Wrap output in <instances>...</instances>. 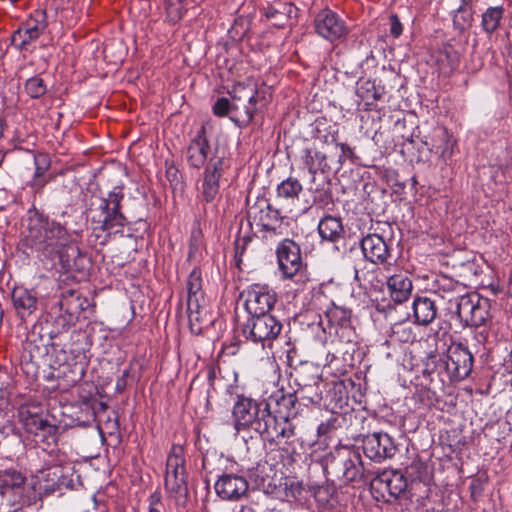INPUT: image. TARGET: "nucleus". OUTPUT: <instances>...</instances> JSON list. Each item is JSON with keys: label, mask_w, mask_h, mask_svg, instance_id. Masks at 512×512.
Returning <instances> with one entry per match:
<instances>
[{"label": "nucleus", "mask_w": 512, "mask_h": 512, "mask_svg": "<svg viewBox=\"0 0 512 512\" xmlns=\"http://www.w3.org/2000/svg\"><path fill=\"white\" fill-rule=\"evenodd\" d=\"M308 190L312 194L313 203L321 209L331 210L334 206L330 176L320 174L311 177Z\"/></svg>", "instance_id": "obj_28"}, {"label": "nucleus", "mask_w": 512, "mask_h": 512, "mask_svg": "<svg viewBox=\"0 0 512 512\" xmlns=\"http://www.w3.org/2000/svg\"><path fill=\"white\" fill-rule=\"evenodd\" d=\"M361 443L364 455L375 463L393 458L398 450L394 439L384 432L363 435Z\"/></svg>", "instance_id": "obj_16"}, {"label": "nucleus", "mask_w": 512, "mask_h": 512, "mask_svg": "<svg viewBox=\"0 0 512 512\" xmlns=\"http://www.w3.org/2000/svg\"><path fill=\"white\" fill-rule=\"evenodd\" d=\"M245 298L244 308L248 317L271 314L277 301L276 292L267 284L254 283L240 294Z\"/></svg>", "instance_id": "obj_13"}, {"label": "nucleus", "mask_w": 512, "mask_h": 512, "mask_svg": "<svg viewBox=\"0 0 512 512\" xmlns=\"http://www.w3.org/2000/svg\"><path fill=\"white\" fill-rule=\"evenodd\" d=\"M386 278L387 277L382 274L379 265H365L361 269L354 268V280L364 289L380 288Z\"/></svg>", "instance_id": "obj_34"}, {"label": "nucleus", "mask_w": 512, "mask_h": 512, "mask_svg": "<svg viewBox=\"0 0 512 512\" xmlns=\"http://www.w3.org/2000/svg\"><path fill=\"white\" fill-rule=\"evenodd\" d=\"M34 163L36 169L32 186L36 189H41L49 181V179L45 177V172L50 167V161L46 154H38L34 157Z\"/></svg>", "instance_id": "obj_46"}, {"label": "nucleus", "mask_w": 512, "mask_h": 512, "mask_svg": "<svg viewBox=\"0 0 512 512\" xmlns=\"http://www.w3.org/2000/svg\"><path fill=\"white\" fill-rule=\"evenodd\" d=\"M356 85V95L365 101L366 105H372L374 102L381 100L386 93L385 87L376 84L375 80L360 79Z\"/></svg>", "instance_id": "obj_36"}, {"label": "nucleus", "mask_w": 512, "mask_h": 512, "mask_svg": "<svg viewBox=\"0 0 512 512\" xmlns=\"http://www.w3.org/2000/svg\"><path fill=\"white\" fill-rule=\"evenodd\" d=\"M47 28V16L43 10H36L11 35V44L19 51H28Z\"/></svg>", "instance_id": "obj_15"}, {"label": "nucleus", "mask_w": 512, "mask_h": 512, "mask_svg": "<svg viewBox=\"0 0 512 512\" xmlns=\"http://www.w3.org/2000/svg\"><path fill=\"white\" fill-rule=\"evenodd\" d=\"M167 19L172 23L179 22L185 13V0H164Z\"/></svg>", "instance_id": "obj_52"}, {"label": "nucleus", "mask_w": 512, "mask_h": 512, "mask_svg": "<svg viewBox=\"0 0 512 512\" xmlns=\"http://www.w3.org/2000/svg\"><path fill=\"white\" fill-rule=\"evenodd\" d=\"M461 290L462 285L458 281L445 275L438 276L433 282L434 293L443 299L447 298L449 302L461 296Z\"/></svg>", "instance_id": "obj_38"}, {"label": "nucleus", "mask_w": 512, "mask_h": 512, "mask_svg": "<svg viewBox=\"0 0 512 512\" xmlns=\"http://www.w3.org/2000/svg\"><path fill=\"white\" fill-rule=\"evenodd\" d=\"M323 142L326 144L322 149H329V147L336 146L339 148V143L337 142V131L333 130L328 132L327 134L322 136Z\"/></svg>", "instance_id": "obj_63"}, {"label": "nucleus", "mask_w": 512, "mask_h": 512, "mask_svg": "<svg viewBox=\"0 0 512 512\" xmlns=\"http://www.w3.org/2000/svg\"><path fill=\"white\" fill-rule=\"evenodd\" d=\"M202 235L200 231H193L189 240V251H188V260H192L199 253L201 248Z\"/></svg>", "instance_id": "obj_55"}, {"label": "nucleus", "mask_w": 512, "mask_h": 512, "mask_svg": "<svg viewBox=\"0 0 512 512\" xmlns=\"http://www.w3.org/2000/svg\"><path fill=\"white\" fill-rule=\"evenodd\" d=\"M325 471L345 484L367 482L374 475L365 466L358 450L348 447H336L325 457Z\"/></svg>", "instance_id": "obj_6"}, {"label": "nucleus", "mask_w": 512, "mask_h": 512, "mask_svg": "<svg viewBox=\"0 0 512 512\" xmlns=\"http://www.w3.org/2000/svg\"><path fill=\"white\" fill-rule=\"evenodd\" d=\"M390 21V34L394 38H398L403 32V25L397 14H391L389 17Z\"/></svg>", "instance_id": "obj_58"}, {"label": "nucleus", "mask_w": 512, "mask_h": 512, "mask_svg": "<svg viewBox=\"0 0 512 512\" xmlns=\"http://www.w3.org/2000/svg\"><path fill=\"white\" fill-rule=\"evenodd\" d=\"M432 482L433 480H408L405 496H407L411 502H416L418 506H424L425 501L431 495Z\"/></svg>", "instance_id": "obj_39"}, {"label": "nucleus", "mask_w": 512, "mask_h": 512, "mask_svg": "<svg viewBox=\"0 0 512 512\" xmlns=\"http://www.w3.org/2000/svg\"><path fill=\"white\" fill-rule=\"evenodd\" d=\"M297 11L293 3L281 0L274 1L263 8L264 16L278 28L284 27L292 17H296Z\"/></svg>", "instance_id": "obj_31"}, {"label": "nucleus", "mask_w": 512, "mask_h": 512, "mask_svg": "<svg viewBox=\"0 0 512 512\" xmlns=\"http://www.w3.org/2000/svg\"><path fill=\"white\" fill-rule=\"evenodd\" d=\"M184 156L189 168L197 171L217 163L216 160L232 162L228 143L219 136L211 140L207 135L206 124H202L190 139L184 150Z\"/></svg>", "instance_id": "obj_5"}, {"label": "nucleus", "mask_w": 512, "mask_h": 512, "mask_svg": "<svg viewBox=\"0 0 512 512\" xmlns=\"http://www.w3.org/2000/svg\"><path fill=\"white\" fill-rule=\"evenodd\" d=\"M214 489L222 500L238 501L246 495L249 483L242 475L224 472L215 481Z\"/></svg>", "instance_id": "obj_23"}, {"label": "nucleus", "mask_w": 512, "mask_h": 512, "mask_svg": "<svg viewBox=\"0 0 512 512\" xmlns=\"http://www.w3.org/2000/svg\"><path fill=\"white\" fill-rule=\"evenodd\" d=\"M473 22L472 9L464 2L453 16V24L460 31L471 27Z\"/></svg>", "instance_id": "obj_49"}, {"label": "nucleus", "mask_w": 512, "mask_h": 512, "mask_svg": "<svg viewBox=\"0 0 512 512\" xmlns=\"http://www.w3.org/2000/svg\"><path fill=\"white\" fill-rule=\"evenodd\" d=\"M11 300L16 316L21 321L34 318L38 311L40 297L34 288L16 286L11 292Z\"/></svg>", "instance_id": "obj_22"}, {"label": "nucleus", "mask_w": 512, "mask_h": 512, "mask_svg": "<svg viewBox=\"0 0 512 512\" xmlns=\"http://www.w3.org/2000/svg\"><path fill=\"white\" fill-rule=\"evenodd\" d=\"M107 405L104 402H100L97 400H93L91 405L89 406V411L87 413V422L90 423L94 421L97 411L106 410Z\"/></svg>", "instance_id": "obj_59"}, {"label": "nucleus", "mask_w": 512, "mask_h": 512, "mask_svg": "<svg viewBox=\"0 0 512 512\" xmlns=\"http://www.w3.org/2000/svg\"><path fill=\"white\" fill-rule=\"evenodd\" d=\"M505 9L502 5L490 6L482 13L481 27L482 30L491 35L497 31L504 17Z\"/></svg>", "instance_id": "obj_41"}, {"label": "nucleus", "mask_w": 512, "mask_h": 512, "mask_svg": "<svg viewBox=\"0 0 512 512\" xmlns=\"http://www.w3.org/2000/svg\"><path fill=\"white\" fill-rule=\"evenodd\" d=\"M48 353L46 344H38L37 336L32 333L23 343L21 355V368L27 374L36 375L38 371L37 360Z\"/></svg>", "instance_id": "obj_27"}, {"label": "nucleus", "mask_w": 512, "mask_h": 512, "mask_svg": "<svg viewBox=\"0 0 512 512\" xmlns=\"http://www.w3.org/2000/svg\"><path fill=\"white\" fill-rule=\"evenodd\" d=\"M232 418L237 432L252 428L259 433L263 441L270 444H278L280 439H290L295 435L294 425L285 421L277 422L266 400L237 395L232 408Z\"/></svg>", "instance_id": "obj_3"}, {"label": "nucleus", "mask_w": 512, "mask_h": 512, "mask_svg": "<svg viewBox=\"0 0 512 512\" xmlns=\"http://www.w3.org/2000/svg\"><path fill=\"white\" fill-rule=\"evenodd\" d=\"M370 490L377 501L390 503L391 499H398L405 495L408 487L407 477L399 470H383L369 479Z\"/></svg>", "instance_id": "obj_10"}, {"label": "nucleus", "mask_w": 512, "mask_h": 512, "mask_svg": "<svg viewBox=\"0 0 512 512\" xmlns=\"http://www.w3.org/2000/svg\"><path fill=\"white\" fill-rule=\"evenodd\" d=\"M336 146L329 149L305 148L302 151V160L304 166L308 169L311 177L320 174L330 176L332 171H339V160L334 159L333 151Z\"/></svg>", "instance_id": "obj_17"}, {"label": "nucleus", "mask_w": 512, "mask_h": 512, "mask_svg": "<svg viewBox=\"0 0 512 512\" xmlns=\"http://www.w3.org/2000/svg\"><path fill=\"white\" fill-rule=\"evenodd\" d=\"M271 399L275 401L281 413L280 416L275 415L277 422L285 421L288 424H292L289 419L299 413L300 406L302 405L295 390L285 393L283 389H280L271 395Z\"/></svg>", "instance_id": "obj_29"}, {"label": "nucleus", "mask_w": 512, "mask_h": 512, "mask_svg": "<svg viewBox=\"0 0 512 512\" xmlns=\"http://www.w3.org/2000/svg\"><path fill=\"white\" fill-rule=\"evenodd\" d=\"M187 475L165 476V489L178 503L185 502L188 496Z\"/></svg>", "instance_id": "obj_43"}, {"label": "nucleus", "mask_w": 512, "mask_h": 512, "mask_svg": "<svg viewBox=\"0 0 512 512\" xmlns=\"http://www.w3.org/2000/svg\"><path fill=\"white\" fill-rule=\"evenodd\" d=\"M70 193L72 196L68 201L71 205L77 203L75 198L82 197L87 219L95 225L94 232L100 230L109 234L118 233L125 225L137 221L123 208L124 193L121 187H115L107 194V197H102L96 191L89 188L84 190L78 183L73 182L70 186Z\"/></svg>", "instance_id": "obj_2"}, {"label": "nucleus", "mask_w": 512, "mask_h": 512, "mask_svg": "<svg viewBox=\"0 0 512 512\" xmlns=\"http://www.w3.org/2000/svg\"><path fill=\"white\" fill-rule=\"evenodd\" d=\"M185 451L180 444H173L168 454L166 467L185 468Z\"/></svg>", "instance_id": "obj_53"}, {"label": "nucleus", "mask_w": 512, "mask_h": 512, "mask_svg": "<svg viewBox=\"0 0 512 512\" xmlns=\"http://www.w3.org/2000/svg\"><path fill=\"white\" fill-rule=\"evenodd\" d=\"M383 235L368 233L362 237L360 248L364 259L373 265H391L392 260V241L384 240Z\"/></svg>", "instance_id": "obj_19"}, {"label": "nucleus", "mask_w": 512, "mask_h": 512, "mask_svg": "<svg viewBox=\"0 0 512 512\" xmlns=\"http://www.w3.org/2000/svg\"><path fill=\"white\" fill-rule=\"evenodd\" d=\"M228 94L234 103L240 104V102L247 101V107L257 108V111L269 102L265 94L257 89V83L251 79H247L246 82L235 83Z\"/></svg>", "instance_id": "obj_26"}, {"label": "nucleus", "mask_w": 512, "mask_h": 512, "mask_svg": "<svg viewBox=\"0 0 512 512\" xmlns=\"http://www.w3.org/2000/svg\"><path fill=\"white\" fill-rule=\"evenodd\" d=\"M80 340L77 339V343L71 344L69 352L73 355L75 361L74 367L78 374L76 381L81 380L85 375V369L87 366L86 349L84 346L79 345Z\"/></svg>", "instance_id": "obj_47"}, {"label": "nucleus", "mask_w": 512, "mask_h": 512, "mask_svg": "<svg viewBox=\"0 0 512 512\" xmlns=\"http://www.w3.org/2000/svg\"><path fill=\"white\" fill-rule=\"evenodd\" d=\"M490 309V300L476 292L456 298L455 313L464 327H486L492 319Z\"/></svg>", "instance_id": "obj_8"}, {"label": "nucleus", "mask_w": 512, "mask_h": 512, "mask_svg": "<svg viewBox=\"0 0 512 512\" xmlns=\"http://www.w3.org/2000/svg\"><path fill=\"white\" fill-rule=\"evenodd\" d=\"M217 163L207 165L200 177L198 198L202 203L210 204L220 199V189L228 180L226 175L231 169L232 162L216 160Z\"/></svg>", "instance_id": "obj_11"}, {"label": "nucleus", "mask_w": 512, "mask_h": 512, "mask_svg": "<svg viewBox=\"0 0 512 512\" xmlns=\"http://www.w3.org/2000/svg\"><path fill=\"white\" fill-rule=\"evenodd\" d=\"M296 387H305L315 384L324 383L319 368L313 364L303 363L299 367L294 368L291 373Z\"/></svg>", "instance_id": "obj_35"}, {"label": "nucleus", "mask_w": 512, "mask_h": 512, "mask_svg": "<svg viewBox=\"0 0 512 512\" xmlns=\"http://www.w3.org/2000/svg\"><path fill=\"white\" fill-rule=\"evenodd\" d=\"M24 89L25 92L33 99H38L47 92V86L44 80L39 76H33L27 79Z\"/></svg>", "instance_id": "obj_50"}, {"label": "nucleus", "mask_w": 512, "mask_h": 512, "mask_svg": "<svg viewBox=\"0 0 512 512\" xmlns=\"http://www.w3.org/2000/svg\"><path fill=\"white\" fill-rule=\"evenodd\" d=\"M438 362L444 365L451 380L461 381L470 375L474 358L466 345L461 342H453L448 347L445 356H441L436 352L428 354L423 373L430 375L436 369Z\"/></svg>", "instance_id": "obj_7"}, {"label": "nucleus", "mask_w": 512, "mask_h": 512, "mask_svg": "<svg viewBox=\"0 0 512 512\" xmlns=\"http://www.w3.org/2000/svg\"><path fill=\"white\" fill-rule=\"evenodd\" d=\"M41 477V488L46 494L59 491L58 481L62 477V466L55 465L43 470Z\"/></svg>", "instance_id": "obj_45"}, {"label": "nucleus", "mask_w": 512, "mask_h": 512, "mask_svg": "<svg viewBox=\"0 0 512 512\" xmlns=\"http://www.w3.org/2000/svg\"><path fill=\"white\" fill-rule=\"evenodd\" d=\"M303 406L320 405L323 399V393L326 390V384H315L294 389Z\"/></svg>", "instance_id": "obj_42"}, {"label": "nucleus", "mask_w": 512, "mask_h": 512, "mask_svg": "<svg viewBox=\"0 0 512 512\" xmlns=\"http://www.w3.org/2000/svg\"><path fill=\"white\" fill-rule=\"evenodd\" d=\"M189 327L193 334L200 335L204 325L211 322L207 318V307L205 302H196L187 304Z\"/></svg>", "instance_id": "obj_37"}, {"label": "nucleus", "mask_w": 512, "mask_h": 512, "mask_svg": "<svg viewBox=\"0 0 512 512\" xmlns=\"http://www.w3.org/2000/svg\"><path fill=\"white\" fill-rule=\"evenodd\" d=\"M414 323L422 326L431 324L438 313L435 300L427 296H416L412 303Z\"/></svg>", "instance_id": "obj_32"}, {"label": "nucleus", "mask_w": 512, "mask_h": 512, "mask_svg": "<svg viewBox=\"0 0 512 512\" xmlns=\"http://www.w3.org/2000/svg\"><path fill=\"white\" fill-rule=\"evenodd\" d=\"M438 61L441 64H446L450 71H453L460 65L461 55L454 47L447 46L440 51Z\"/></svg>", "instance_id": "obj_51"}, {"label": "nucleus", "mask_w": 512, "mask_h": 512, "mask_svg": "<svg viewBox=\"0 0 512 512\" xmlns=\"http://www.w3.org/2000/svg\"><path fill=\"white\" fill-rule=\"evenodd\" d=\"M318 233L322 240L336 243L344 239L345 229L340 217L325 215L318 224Z\"/></svg>", "instance_id": "obj_33"}, {"label": "nucleus", "mask_w": 512, "mask_h": 512, "mask_svg": "<svg viewBox=\"0 0 512 512\" xmlns=\"http://www.w3.org/2000/svg\"><path fill=\"white\" fill-rule=\"evenodd\" d=\"M334 159L339 160V170L342 168L346 160L357 163L359 157L355 154L354 149L346 143H339L338 150L333 151Z\"/></svg>", "instance_id": "obj_54"}, {"label": "nucleus", "mask_w": 512, "mask_h": 512, "mask_svg": "<svg viewBox=\"0 0 512 512\" xmlns=\"http://www.w3.org/2000/svg\"><path fill=\"white\" fill-rule=\"evenodd\" d=\"M277 263L284 279L302 278L304 263L301 248L298 243L289 238H283L276 248Z\"/></svg>", "instance_id": "obj_14"}, {"label": "nucleus", "mask_w": 512, "mask_h": 512, "mask_svg": "<svg viewBox=\"0 0 512 512\" xmlns=\"http://www.w3.org/2000/svg\"><path fill=\"white\" fill-rule=\"evenodd\" d=\"M315 32L322 38L333 43L345 38L349 28L345 21L333 10H320L314 18Z\"/></svg>", "instance_id": "obj_18"}, {"label": "nucleus", "mask_w": 512, "mask_h": 512, "mask_svg": "<svg viewBox=\"0 0 512 512\" xmlns=\"http://www.w3.org/2000/svg\"><path fill=\"white\" fill-rule=\"evenodd\" d=\"M386 283L390 298L396 304H402L410 298L413 284L406 272L400 271L387 277Z\"/></svg>", "instance_id": "obj_30"}, {"label": "nucleus", "mask_w": 512, "mask_h": 512, "mask_svg": "<svg viewBox=\"0 0 512 512\" xmlns=\"http://www.w3.org/2000/svg\"><path fill=\"white\" fill-rule=\"evenodd\" d=\"M499 173L502 175L503 179H500V182H507L512 180V156L509 158L505 165H502L497 168L493 177L496 179L499 177Z\"/></svg>", "instance_id": "obj_57"}, {"label": "nucleus", "mask_w": 512, "mask_h": 512, "mask_svg": "<svg viewBox=\"0 0 512 512\" xmlns=\"http://www.w3.org/2000/svg\"><path fill=\"white\" fill-rule=\"evenodd\" d=\"M24 427L28 433L34 436L36 443H43L47 446L57 443L59 427L40 415H28L24 419Z\"/></svg>", "instance_id": "obj_25"}, {"label": "nucleus", "mask_w": 512, "mask_h": 512, "mask_svg": "<svg viewBox=\"0 0 512 512\" xmlns=\"http://www.w3.org/2000/svg\"><path fill=\"white\" fill-rule=\"evenodd\" d=\"M369 233H376L377 235L381 234L384 240H393V228L389 223H380L378 222L375 226L372 225L369 229Z\"/></svg>", "instance_id": "obj_56"}, {"label": "nucleus", "mask_w": 512, "mask_h": 512, "mask_svg": "<svg viewBox=\"0 0 512 512\" xmlns=\"http://www.w3.org/2000/svg\"><path fill=\"white\" fill-rule=\"evenodd\" d=\"M202 273L200 268L195 267L189 274L186 282L187 304L205 302V295L202 287Z\"/></svg>", "instance_id": "obj_40"}, {"label": "nucleus", "mask_w": 512, "mask_h": 512, "mask_svg": "<svg viewBox=\"0 0 512 512\" xmlns=\"http://www.w3.org/2000/svg\"><path fill=\"white\" fill-rule=\"evenodd\" d=\"M28 232L25 244L38 253L39 257L49 259L55 263L57 260L66 271L79 270L78 261L85 257L79 249L70 246L82 231L73 227L69 221L63 223L50 219L35 207L28 210Z\"/></svg>", "instance_id": "obj_1"}, {"label": "nucleus", "mask_w": 512, "mask_h": 512, "mask_svg": "<svg viewBox=\"0 0 512 512\" xmlns=\"http://www.w3.org/2000/svg\"><path fill=\"white\" fill-rule=\"evenodd\" d=\"M302 189V184L296 178L289 177L278 185L277 195L285 199H295Z\"/></svg>", "instance_id": "obj_48"}, {"label": "nucleus", "mask_w": 512, "mask_h": 512, "mask_svg": "<svg viewBox=\"0 0 512 512\" xmlns=\"http://www.w3.org/2000/svg\"><path fill=\"white\" fill-rule=\"evenodd\" d=\"M282 328L280 320L272 314L252 316L247 317L246 322L242 325V334L247 341L260 344L263 349L271 348Z\"/></svg>", "instance_id": "obj_9"}, {"label": "nucleus", "mask_w": 512, "mask_h": 512, "mask_svg": "<svg viewBox=\"0 0 512 512\" xmlns=\"http://www.w3.org/2000/svg\"><path fill=\"white\" fill-rule=\"evenodd\" d=\"M56 305L59 315L55 317V325L67 330L80 319L82 314H85L91 304L79 291L67 289L61 293Z\"/></svg>", "instance_id": "obj_12"}, {"label": "nucleus", "mask_w": 512, "mask_h": 512, "mask_svg": "<svg viewBox=\"0 0 512 512\" xmlns=\"http://www.w3.org/2000/svg\"><path fill=\"white\" fill-rule=\"evenodd\" d=\"M278 209H275L266 198L257 199L247 211V226L252 231L243 234V219L235 240L236 256H242L252 237L265 242H275L286 234L288 223Z\"/></svg>", "instance_id": "obj_4"}, {"label": "nucleus", "mask_w": 512, "mask_h": 512, "mask_svg": "<svg viewBox=\"0 0 512 512\" xmlns=\"http://www.w3.org/2000/svg\"><path fill=\"white\" fill-rule=\"evenodd\" d=\"M57 484H59V491L58 492H62L63 489H71L72 488L73 481L70 478L69 469L68 468L62 467V477L59 479Z\"/></svg>", "instance_id": "obj_60"}, {"label": "nucleus", "mask_w": 512, "mask_h": 512, "mask_svg": "<svg viewBox=\"0 0 512 512\" xmlns=\"http://www.w3.org/2000/svg\"><path fill=\"white\" fill-rule=\"evenodd\" d=\"M26 477L14 468L0 470V494L12 506L25 502L24 488Z\"/></svg>", "instance_id": "obj_20"}, {"label": "nucleus", "mask_w": 512, "mask_h": 512, "mask_svg": "<svg viewBox=\"0 0 512 512\" xmlns=\"http://www.w3.org/2000/svg\"><path fill=\"white\" fill-rule=\"evenodd\" d=\"M238 512H260L259 503L250 501L245 505H242Z\"/></svg>", "instance_id": "obj_64"}, {"label": "nucleus", "mask_w": 512, "mask_h": 512, "mask_svg": "<svg viewBox=\"0 0 512 512\" xmlns=\"http://www.w3.org/2000/svg\"><path fill=\"white\" fill-rule=\"evenodd\" d=\"M409 480H433V472L431 467L426 461H423L419 457L413 459V461L405 468V474Z\"/></svg>", "instance_id": "obj_44"}, {"label": "nucleus", "mask_w": 512, "mask_h": 512, "mask_svg": "<svg viewBox=\"0 0 512 512\" xmlns=\"http://www.w3.org/2000/svg\"><path fill=\"white\" fill-rule=\"evenodd\" d=\"M336 422H337V419L336 418H330L328 419L326 422H321L319 425H318V428H317V433L318 435L322 436V435H326L328 434L330 431L336 429Z\"/></svg>", "instance_id": "obj_62"}, {"label": "nucleus", "mask_w": 512, "mask_h": 512, "mask_svg": "<svg viewBox=\"0 0 512 512\" xmlns=\"http://www.w3.org/2000/svg\"><path fill=\"white\" fill-rule=\"evenodd\" d=\"M314 498L317 502L325 504L329 501V489L324 486H317L313 492Z\"/></svg>", "instance_id": "obj_61"}, {"label": "nucleus", "mask_w": 512, "mask_h": 512, "mask_svg": "<svg viewBox=\"0 0 512 512\" xmlns=\"http://www.w3.org/2000/svg\"><path fill=\"white\" fill-rule=\"evenodd\" d=\"M212 112L217 117L228 116L239 128H245L252 122L257 108L244 106V110H241L239 103H234L226 97H219L212 106Z\"/></svg>", "instance_id": "obj_21"}, {"label": "nucleus", "mask_w": 512, "mask_h": 512, "mask_svg": "<svg viewBox=\"0 0 512 512\" xmlns=\"http://www.w3.org/2000/svg\"><path fill=\"white\" fill-rule=\"evenodd\" d=\"M351 312L339 306H332L325 312V319L329 325V334H335L347 344L352 342L354 330L351 327Z\"/></svg>", "instance_id": "obj_24"}]
</instances>
